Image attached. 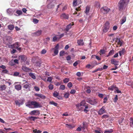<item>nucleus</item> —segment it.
Listing matches in <instances>:
<instances>
[{"label": "nucleus", "instance_id": "f257e3e1", "mask_svg": "<svg viewBox=\"0 0 133 133\" xmlns=\"http://www.w3.org/2000/svg\"><path fill=\"white\" fill-rule=\"evenodd\" d=\"M87 102L91 105H94L97 103L96 99L94 98H87L86 100Z\"/></svg>", "mask_w": 133, "mask_h": 133}, {"label": "nucleus", "instance_id": "f03ea898", "mask_svg": "<svg viewBox=\"0 0 133 133\" xmlns=\"http://www.w3.org/2000/svg\"><path fill=\"white\" fill-rule=\"evenodd\" d=\"M4 42L6 44H8L11 43L12 39L9 36H5L3 38Z\"/></svg>", "mask_w": 133, "mask_h": 133}, {"label": "nucleus", "instance_id": "7ed1b4c3", "mask_svg": "<svg viewBox=\"0 0 133 133\" xmlns=\"http://www.w3.org/2000/svg\"><path fill=\"white\" fill-rule=\"evenodd\" d=\"M31 104L32 106H34L33 108H41V104L35 101H31Z\"/></svg>", "mask_w": 133, "mask_h": 133}, {"label": "nucleus", "instance_id": "20e7f679", "mask_svg": "<svg viewBox=\"0 0 133 133\" xmlns=\"http://www.w3.org/2000/svg\"><path fill=\"white\" fill-rule=\"evenodd\" d=\"M110 9L106 6L102 8L101 9V12L103 14H107L109 11Z\"/></svg>", "mask_w": 133, "mask_h": 133}, {"label": "nucleus", "instance_id": "39448f33", "mask_svg": "<svg viewBox=\"0 0 133 133\" xmlns=\"http://www.w3.org/2000/svg\"><path fill=\"white\" fill-rule=\"evenodd\" d=\"M19 46V43L17 42L13 45H11V46L12 48L16 49L19 51H20L21 50V48H18Z\"/></svg>", "mask_w": 133, "mask_h": 133}, {"label": "nucleus", "instance_id": "423d86ee", "mask_svg": "<svg viewBox=\"0 0 133 133\" xmlns=\"http://www.w3.org/2000/svg\"><path fill=\"white\" fill-rule=\"evenodd\" d=\"M125 2L124 1H120L119 3L118 6L120 10L122 9L125 4Z\"/></svg>", "mask_w": 133, "mask_h": 133}, {"label": "nucleus", "instance_id": "0eeeda50", "mask_svg": "<svg viewBox=\"0 0 133 133\" xmlns=\"http://www.w3.org/2000/svg\"><path fill=\"white\" fill-rule=\"evenodd\" d=\"M18 58L19 60H21L22 62H25L26 59L27 58L25 56L22 55L19 56Z\"/></svg>", "mask_w": 133, "mask_h": 133}, {"label": "nucleus", "instance_id": "6e6552de", "mask_svg": "<svg viewBox=\"0 0 133 133\" xmlns=\"http://www.w3.org/2000/svg\"><path fill=\"white\" fill-rule=\"evenodd\" d=\"M14 11L12 9L9 8L7 9L6 12L7 14L9 15H12Z\"/></svg>", "mask_w": 133, "mask_h": 133}, {"label": "nucleus", "instance_id": "1a4fd4ad", "mask_svg": "<svg viewBox=\"0 0 133 133\" xmlns=\"http://www.w3.org/2000/svg\"><path fill=\"white\" fill-rule=\"evenodd\" d=\"M76 108H77V110L78 111H81L83 110V108L82 107V106L80 103L76 105Z\"/></svg>", "mask_w": 133, "mask_h": 133}, {"label": "nucleus", "instance_id": "9d476101", "mask_svg": "<svg viewBox=\"0 0 133 133\" xmlns=\"http://www.w3.org/2000/svg\"><path fill=\"white\" fill-rule=\"evenodd\" d=\"M39 112L38 111L35 110L32 111L30 113V115H39Z\"/></svg>", "mask_w": 133, "mask_h": 133}, {"label": "nucleus", "instance_id": "9b49d317", "mask_svg": "<svg viewBox=\"0 0 133 133\" xmlns=\"http://www.w3.org/2000/svg\"><path fill=\"white\" fill-rule=\"evenodd\" d=\"M105 113V110L104 107H102L98 112V114L100 115H101Z\"/></svg>", "mask_w": 133, "mask_h": 133}, {"label": "nucleus", "instance_id": "f8f14e48", "mask_svg": "<svg viewBox=\"0 0 133 133\" xmlns=\"http://www.w3.org/2000/svg\"><path fill=\"white\" fill-rule=\"evenodd\" d=\"M15 102L16 104L18 105L19 107H20L21 105H22L23 103V101H21L20 100H16L15 101Z\"/></svg>", "mask_w": 133, "mask_h": 133}, {"label": "nucleus", "instance_id": "ddd939ff", "mask_svg": "<svg viewBox=\"0 0 133 133\" xmlns=\"http://www.w3.org/2000/svg\"><path fill=\"white\" fill-rule=\"evenodd\" d=\"M23 85H24L23 86V88L25 89H30L31 86L30 84L29 83H28L23 84Z\"/></svg>", "mask_w": 133, "mask_h": 133}, {"label": "nucleus", "instance_id": "4468645a", "mask_svg": "<svg viewBox=\"0 0 133 133\" xmlns=\"http://www.w3.org/2000/svg\"><path fill=\"white\" fill-rule=\"evenodd\" d=\"M62 18L68 19L69 18L68 15V14L65 13L62 14L60 16Z\"/></svg>", "mask_w": 133, "mask_h": 133}, {"label": "nucleus", "instance_id": "2eb2a0df", "mask_svg": "<svg viewBox=\"0 0 133 133\" xmlns=\"http://www.w3.org/2000/svg\"><path fill=\"white\" fill-rule=\"evenodd\" d=\"M111 63L115 65H118V61H116L115 59L113 58L111 60Z\"/></svg>", "mask_w": 133, "mask_h": 133}, {"label": "nucleus", "instance_id": "dca6fc26", "mask_svg": "<svg viewBox=\"0 0 133 133\" xmlns=\"http://www.w3.org/2000/svg\"><path fill=\"white\" fill-rule=\"evenodd\" d=\"M35 96H36L38 97L43 99H44L46 98L45 96L42 94H35Z\"/></svg>", "mask_w": 133, "mask_h": 133}, {"label": "nucleus", "instance_id": "f3484780", "mask_svg": "<svg viewBox=\"0 0 133 133\" xmlns=\"http://www.w3.org/2000/svg\"><path fill=\"white\" fill-rule=\"evenodd\" d=\"M59 45L58 44H57L55 47V49H54V53L55 55L57 54L58 53V49L59 48Z\"/></svg>", "mask_w": 133, "mask_h": 133}, {"label": "nucleus", "instance_id": "a211bd4d", "mask_svg": "<svg viewBox=\"0 0 133 133\" xmlns=\"http://www.w3.org/2000/svg\"><path fill=\"white\" fill-rule=\"evenodd\" d=\"M74 25L73 23H71L67 26L66 28V30L68 31L71 28L72 26Z\"/></svg>", "mask_w": 133, "mask_h": 133}, {"label": "nucleus", "instance_id": "6ab92c4d", "mask_svg": "<svg viewBox=\"0 0 133 133\" xmlns=\"http://www.w3.org/2000/svg\"><path fill=\"white\" fill-rule=\"evenodd\" d=\"M116 42L118 43V45H119L120 46L122 45V42L121 40H120L119 38H116Z\"/></svg>", "mask_w": 133, "mask_h": 133}, {"label": "nucleus", "instance_id": "aec40b11", "mask_svg": "<svg viewBox=\"0 0 133 133\" xmlns=\"http://www.w3.org/2000/svg\"><path fill=\"white\" fill-rule=\"evenodd\" d=\"M77 43L79 45H83L84 44V42L82 39H79L78 40Z\"/></svg>", "mask_w": 133, "mask_h": 133}, {"label": "nucleus", "instance_id": "412c9836", "mask_svg": "<svg viewBox=\"0 0 133 133\" xmlns=\"http://www.w3.org/2000/svg\"><path fill=\"white\" fill-rule=\"evenodd\" d=\"M117 87H116L115 85H113L109 87L108 88V89L109 90L112 91L114 90H115Z\"/></svg>", "mask_w": 133, "mask_h": 133}, {"label": "nucleus", "instance_id": "4be33fe9", "mask_svg": "<svg viewBox=\"0 0 133 133\" xmlns=\"http://www.w3.org/2000/svg\"><path fill=\"white\" fill-rule=\"evenodd\" d=\"M126 21V17L124 16L120 21V24H122L124 23Z\"/></svg>", "mask_w": 133, "mask_h": 133}, {"label": "nucleus", "instance_id": "5701e85b", "mask_svg": "<svg viewBox=\"0 0 133 133\" xmlns=\"http://www.w3.org/2000/svg\"><path fill=\"white\" fill-rule=\"evenodd\" d=\"M15 88L18 90H19L21 89V86L20 84H17L15 85Z\"/></svg>", "mask_w": 133, "mask_h": 133}, {"label": "nucleus", "instance_id": "b1692460", "mask_svg": "<svg viewBox=\"0 0 133 133\" xmlns=\"http://www.w3.org/2000/svg\"><path fill=\"white\" fill-rule=\"evenodd\" d=\"M22 70L25 72H28L29 71L30 69L25 66H23L22 67Z\"/></svg>", "mask_w": 133, "mask_h": 133}, {"label": "nucleus", "instance_id": "393cba45", "mask_svg": "<svg viewBox=\"0 0 133 133\" xmlns=\"http://www.w3.org/2000/svg\"><path fill=\"white\" fill-rule=\"evenodd\" d=\"M6 88V85L4 84L1 85L0 86V89L2 91L5 90Z\"/></svg>", "mask_w": 133, "mask_h": 133}, {"label": "nucleus", "instance_id": "a878e982", "mask_svg": "<svg viewBox=\"0 0 133 133\" xmlns=\"http://www.w3.org/2000/svg\"><path fill=\"white\" fill-rule=\"evenodd\" d=\"M31 120L34 121L35 119L38 118V117L34 116H30L28 117Z\"/></svg>", "mask_w": 133, "mask_h": 133}, {"label": "nucleus", "instance_id": "bb28decb", "mask_svg": "<svg viewBox=\"0 0 133 133\" xmlns=\"http://www.w3.org/2000/svg\"><path fill=\"white\" fill-rule=\"evenodd\" d=\"M59 37H58V35H56V36L52 38V41L53 42H55L57 40L59 39Z\"/></svg>", "mask_w": 133, "mask_h": 133}, {"label": "nucleus", "instance_id": "cd10ccee", "mask_svg": "<svg viewBox=\"0 0 133 133\" xmlns=\"http://www.w3.org/2000/svg\"><path fill=\"white\" fill-rule=\"evenodd\" d=\"M66 127L68 128L72 129L74 128V126L70 124H66Z\"/></svg>", "mask_w": 133, "mask_h": 133}, {"label": "nucleus", "instance_id": "c85d7f7f", "mask_svg": "<svg viewBox=\"0 0 133 133\" xmlns=\"http://www.w3.org/2000/svg\"><path fill=\"white\" fill-rule=\"evenodd\" d=\"M113 131L112 129H107L105 130L104 133H111Z\"/></svg>", "mask_w": 133, "mask_h": 133}, {"label": "nucleus", "instance_id": "c756f323", "mask_svg": "<svg viewBox=\"0 0 133 133\" xmlns=\"http://www.w3.org/2000/svg\"><path fill=\"white\" fill-rule=\"evenodd\" d=\"M54 4L51 3L47 5L48 8L49 9L52 8L54 7Z\"/></svg>", "mask_w": 133, "mask_h": 133}, {"label": "nucleus", "instance_id": "7c9ffc66", "mask_svg": "<svg viewBox=\"0 0 133 133\" xmlns=\"http://www.w3.org/2000/svg\"><path fill=\"white\" fill-rule=\"evenodd\" d=\"M14 26L12 25H10L8 26V29L11 30H13L14 28Z\"/></svg>", "mask_w": 133, "mask_h": 133}, {"label": "nucleus", "instance_id": "2f4dec72", "mask_svg": "<svg viewBox=\"0 0 133 133\" xmlns=\"http://www.w3.org/2000/svg\"><path fill=\"white\" fill-rule=\"evenodd\" d=\"M16 13L18 15L17 16H19L22 14V11L19 10H17L16 11Z\"/></svg>", "mask_w": 133, "mask_h": 133}, {"label": "nucleus", "instance_id": "473e14b6", "mask_svg": "<svg viewBox=\"0 0 133 133\" xmlns=\"http://www.w3.org/2000/svg\"><path fill=\"white\" fill-rule=\"evenodd\" d=\"M90 9V8L89 6H87L86 7L85 13L86 14H87L89 13Z\"/></svg>", "mask_w": 133, "mask_h": 133}, {"label": "nucleus", "instance_id": "72a5a7b5", "mask_svg": "<svg viewBox=\"0 0 133 133\" xmlns=\"http://www.w3.org/2000/svg\"><path fill=\"white\" fill-rule=\"evenodd\" d=\"M41 32L42 31L41 30H39L35 33V34L37 36H39L41 35Z\"/></svg>", "mask_w": 133, "mask_h": 133}, {"label": "nucleus", "instance_id": "f704fd0d", "mask_svg": "<svg viewBox=\"0 0 133 133\" xmlns=\"http://www.w3.org/2000/svg\"><path fill=\"white\" fill-rule=\"evenodd\" d=\"M29 76L31 77L32 78L34 79H36V77L34 75V74L33 73H30L29 74Z\"/></svg>", "mask_w": 133, "mask_h": 133}, {"label": "nucleus", "instance_id": "c9c22d12", "mask_svg": "<svg viewBox=\"0 0 133 133\" xmlns=\"http://www.w3.org/2000/svg\"><path fill=\"white\" fill-rule=\"evenodd\" d=\"M33 132L34 133H41L42 131L39 130H37V129H35L33 131Z\"/></svg>", "mask_w": 133, "mask_h": 133}, {"label": "nucleus", "instance_id": "e433bc0d", "mask_svg": "<svg viewBox=\"0 0 133 133\" xmlns=\"http://www.w3.org/2000/svg\"><path fill=\"white\" fill-rule=\"evenodd\" d=\"M130 125L132 127H133V118H131L130 119Z\"/></svg>", "mask_w": 133, "mask_h": 133}, {"label": "nucleus", "instance_id": "4c0bfd02", "mask_svg": "<svg viewBox=\"0 0 133 133\" xmlns=\"http://www.w3.org/2000/svg\"><path fill=\"white\" fill-rule=\"evenodd\" d=\"M26 106L30 108H33V107L31 104V102L30 103H28L26 105Z\"/></svg>", "mask_w": 133, "mask_h": 133}, {"label": "nucleus", "instance_id": "58836bf2", "mask_svg": "<svg viewBox=\"0 0 133 133\" xmlns=\"http://www.w3.org/2000/svg\"><path fill=\"white\" fill-rule=\"evenodd\" d=\"M77 4V0H74L73 3V6H76Z\"/></svg>", "mask_w": 133, "mask_h": 133}, {"label": "nucleus", "instance_id": "ea45409f", "mask_svg": "<svg viewBox=\"0 0 133 133\" xmlns=\"http://www.w3.org/2000/svg\"><path fill=\"white\" fill-rule=\"evenodd\" d=\"M58 94V93L56 91H55L53 93V96L55 97H57Z\"/></svg>", "mask_w": 133, "mask_h": 133}, {"label": "nucleus", "instance_id": "a19ab883", "mask_svg": "<svg viewBox=\"0 0 133 133\" xmlns=\"http://www.w3.org/2000/svg\"><path fill=\"white\" fill-rule=\"evenodd\" d=\"M48 88L50 90H52L54 88V86L52 84H50L48 86Z\"/></svg>", "mask_w": 133, "mask_h": 133}, {"label": "nucleus", "instance_id": "79ce46f5", "mask_svg": "<svg viewBox=\"0 0 133 133\" xmlns=\"http://www.w3.org/2000/svg\"><path fill=\"white\" fill-rule=\"evenodd\" d=\"M105 27H107L108 28H109V23L108 22H107L105 24Z\"/></svg>", "mask_w": 133, "mask_h": 133}, {"label": "nucleus", "instance_id": "37998d69", "mask_svg": "<svg viewBox=\"0 0 133 133\" xmlns=\"http://www.w3.org/2000/svg\"><path fill=\"white\" fill-rule=\"evenodd\" d=\"M65 88V86L64 85H61L59 88V89L62 90H64Z\"/></svg>", "mask_w": 133, "mask_h": 133}, {"label": "nucleus", "instance_id": "c03bdc74", "mask_svg": "<svg viewBox=\"0 0 133 133\" xmlns=\"http://www.w3.org/2000/svg\"><path fill=\"white\" fill-rule=\"evenodd\" d=\"M116 91H115L114 92L116 93V92H117V93H121V91L119 90L118 87H117L116 88V89L115 90Z\"/></svg>", "mask_w": 133, "mask_h": 133}, {"label": "nucleus", "instance_id": "a18cd8bd", "mask_svg": "<svg viewBox=\"0 0 133 133\" xmlns=\"http://www.w3.org/2000/svg\"><path fill=\"white\" fill-rule=\"evenodd\" d=\"M80 103L81 104V105L82 106H84L86 104V102L85 101L83 100Z\"/></svg>", "mask_w": 133, "mask_h": 133}, {"label": "nucleus", "instance_id": "49530a36", "mask_svg": "<svg viewBox=\"0 0 133 133\" xmlns=\"http://www.w3.org/2000/svg\"><path fill=\"white\" fill-rule=\"evenodd\" d=\"M50 104L53 105L55 106H57V103L54 102L53 101H51L50 102Z\"/></svg>", "mask_w": 133, "mask_h": 133}, {"label": "nucleus", "instance_id": "de8ad7c7", "mask_svg": "<svg viewBox=\"0 0 133 133\" xmlns=\"http://www.w3.org/2000/svg\"><path fill=\"white\" fill-rule=\"evenodd\" d=\"M69 95V94L68 93H66L64 95V97L65 98H68Z\"/></svg>", "mask_w": 133, "mask_h": 133}, {"label": "nucleus", "instance_id": "09e8293b", "mask_svg": "<svg viewBox=\"0 0 133 133\" xmlns=\"http://www.w3.org/2000/svg\"><path fill=\"white\" fill-rule=\"evenodd\" d=\"M124 52V49H123L122 50L119 52V55L121 56L123 54Z\"/></svg>", "mask_w": 133, "mask_h": 133}, {"label": "nucleus", "instance_id": "8fccbe9b", "mask_svg": "<svg viewBox=\"0 0 133 133\" xmlns=\"http://www.w3.org/2000/svg\"><path fill=\"white\" fill-rule=\"evenodd\" d=\"M72 85L71 82H69L67 86L69 88H71L72 87Z\"/></svg>", "mask_w": 133, "mask_h": 133}, {"label": "nucleus", "instance_id": "3c124183", "mask_svg": "<svg viewBox=\"0 0 133 133\" xmlns=\"http://www.w3.org/2000/svg\"><path fill=\"white\" fill-rule=\"evenodd\" d=\"M103 70V69H102V68H98L97 69L94 70V71H93L92 72H93V73H94V72H96L97 71H98V70L101 71V70Z\"/></svg>", "mask_w": 133, "mask_h": 133}, {"label": "nucleus", "instance_id": "603ef678", "mask_svg": "<svg viewBox=\"0 0 133 133\" xmlns=\"http://www.w3.org/2000/svg\"><path fill=\"white\" fill-rule=\"evenodd\" d=\"M52 78L51 77H48L47 81L49 82H51L52 80Z\"/></svg>", "mask_w": 133, "mask_h": 133}, {"label": "nucleus", "instance_id": "864d4df0", "mask_svg": "<svg viewBox=\"0 0 133 133\" xmlns=\"http://www.w3.org/2000/svg\"><path fill=\"white\" fill-rule=\"evenodd\" d=\"M33 22L35 24H37L38 22V20L36 19H33Z\"/></svg>", "mask_w": 133, "mask_h": 133}, {"label": "nucleus", "instance_id": "5fc2aeb1", "mask_svg": "<svg viewBox=\"0 0 133 133\" xmlns=\"http://www.w3.org/2000/svg\"><path fill=\"white\" fill-rule=\"evenodd\" d=\"M109 29V28L104 26V28L103 29L104 32H107L108 31Z\"/></svg>", "mask_w": 133, "mask_h": 133}, {"label": "nucleus", "instance_id": "6e6d98bb", "mask_svg": "<svg viewBox=\"0 0 133 133\" xmlns=\"http://www.w3.org/2000/svg\"><path fill=\"white\" fill-rule=\"evenodd\" d=\"M46 52V51L45 49L42 50L41 51V53L42 54H44Z\"/></svg>", "mask_w": 133, "mask_h": 133}, {"label": "nucleus", "instance_id": "4d7b16f0", "mask_svg": "<svg viewBox=\"0 0 133 133\" xmlns=\"http://www.w3.org/2000/svg\"><path fill=\"white\" fill-rule=\"evenodd\" d=\"M123 119V118H121L118 120V122L119 124H121L122 122Z\"/></svg>", "mask_w": 133, "mask_h": 133}, {"label": "nucleus", "instance_id": "13d9d810", "mask_svg": "<svg viewBox=\"0 0 133 133\" xmlns=\"http://www.w3.org/2000/svg\"><path fill=\"white\" fill-rule=\"evenodd\" d=\"M108 117V115H104L102 116V118H106Z\"/></svg>", "mask_w": 133, "mask_h": 133}, {"label": "nucleus", "instance_id": "bf43d9fd", "mask_svg": "<svg viewBox=\"0 0 133 133\" xmlns=\"http://www.w3.org/2000/svg\"><path fill=\"white\" fill-rule=\"evenodd\" d=\"M76 92V90H71L70 91V93L72 94H74Z\"/></svg>", "mask_w": 133, "mask_h": 133}, {"label": "nucleus", "instance_id": "052dcab7", "mask_svg": "<svg viewBox=\"0 0 133 133\" xmlns=\"http://www.w3.org/2000/svg\"><path fill=\"white\" fill-rule=\"evenodd\" d=\"M64 52L63 51H61L59 53V55L60 56H63L64 55Z\"/></svg>", "mask_w": 133, "mask_h": 133}, {"label": "nucleus", "instance_id": "680f3d73", "mask_svg": "<svg viewBox=\"0 0 133 133\" xmlns=\"http://www.w3.org/2000/svg\"><path fill=\"white\" fill-rule=\"evenodd\" d=\"M69 81V79L68 78H66L63 80L64 83H67Z\"/></svg>", "mask_w": 133, "mask_h": 133}, {"label": "nucleus", "instance_id": "e2e57ef3", "mask_svg": "<svg viewBox=\"0 0 133 133\" xmlns=\"http://www.w3.org/2000/svg\"><path fill=\"white\" fill-rule=\"evenodd\" d=\"M114 54V51H111L108 54L107 57L112 55Z\"/></svg>", "mask_w": 133, "mask_h": 133}, {"label": "nucleus", "instance_id": "0e129e2a", "mask_svg": "<svg viewBox=\"0 0 133 133\" xmlns=\"http://www.w3.org/2000/svg\"><path fill=\"white\" fill-rule=\"evenodd\" d=\"M19 72H15L14 74L13 75L14 76H17L19 75Z\"/></svg>", "mask_w": 133, "mask_h": 133}, {"label": "nucleus", "instance_id": "69168bd1", "mask_svg": "<svg viewBox=\"0 0 133 133\" xmlns=\"http://www.w3.org/2000/svg\"><path fill=\"white\" fill-rule=\"evenodd\" d=\"M34 89L36 91H38L39 90V88L35 86L34 87Z\"/></svg>", "mask_w": 133, "mask_h": 133}, {"label": "nucleus", "instance_id": "338daca9", "mask_svg": "<svg viewBox=\"0 0 133 133\" xmlns=\"http://www.w3.org/2000/svg\"><path fill=\"white\" fill-rule=\"evenodd\" d=\"M64 34H61V35H58V37H59L58 38H59V39L61 38H62V37H63L64 36Z\"/></svg>", "mask_w": 133, "mask_h": 133}, {"label": "nucleus", "instance_id": "774afa93", "mask_svg": "<svg viewBox=\"0 0 133 133\" xmlns=\"http://www.w3.org/2000/svg\"><path fill=\"white\" fill-rule=\"evenodd\" d=\"M64 34H61V35H58V37H59L58 38H59V39L61 38H62V37H63L64 36Z\"/></svg>", "mask_w": 133, "mask_h": 133}]
</instances>
